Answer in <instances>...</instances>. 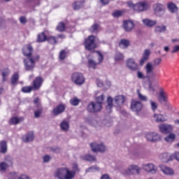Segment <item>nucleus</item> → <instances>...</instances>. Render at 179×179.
Here are the masks:
<instances>
[{
    "label": "nucleus",
    "mask_w": 179,
    "mask_h": 179,
    "mask_svg": "<svg viewBox=\"0 0 179 179\" xmlns=\"http://www.w3.org/2000/svg\"><path fill=\"white\" fill-rule=\"evenodd\" d=\"M85 45L86 50L91 51V50H94L96 48V43H94V36L91 35L87 39L85 40Z\"/></svg>",
    "instance_id": "1a4fd4ad"
},
{
    "label": "nucleus",
    "mask_w": 179,
    "mask_h": 179,
    "mask_svg": "<svg viewBox=\"0 0 179 179\" xmlns=\"http://www.w3.org/2000/svg\"><path fill=\"white\" fill-rule=\"evenodd\" d=\"M43 113V107L39 106L38 107V110L34 111V117L35 118L40 117V115Z\"/></svg>",
    "instance_id": "c03bdc74"
},
{
    "label": "nucleus",
    "mask_w": 179,
    "mask_h": 179,
    "mask_svg": "<svg viewBox=\"0 0 179 179\" xmlns=\"http://www.w3.org/2000/svg\"><path fill=\"white\" fill-rule=\"evenodd\" d=\"M100 170V168L97 166H92L87 169H86V173H93L94 171H99Z\"/></svg>",
    "instance_id": "a18cd8bd"
},
{
    "label": "nucleus",
    "mask_w": 179,
    "mask_h": 179,
    "mask_svg": "<svg viewBox=\"0 0 179 179\" xmlns=\"http://www.w3.org/2000/svg\"><path fill=\"white\" fill-rule=\"evenodd\" d=\"M27 2L31 3L32 6H40V0H27Z\"/></svg>",
    "instance_id": "8fccbe9b"
},
{
    "label": "nucleus",
    "mask_w": 179,
    "mask_h": 179,
    "mask_svg": "<svg viewBox=\"0 0 179 179\" xmlns=\"http://www.w3.org/2000/svg\"><path fill=\"white\" fill-rule=\"evenodd\" d=\"M143 169L147 173H150V174H156L157 173V166L152 163L143 164Z\"/></svg>",
    "instance_id": "9b49d317"
},
{
    "label": "nucleus",
    "mask_w": 179,
    "mask_h": 179,
    "mask_svg": "<svg viewBox=\"0 0 179 179\" xmlns=\"http://www.w3.org/2000/svg\"><path fill=\"white\" fill-rule=\"evenodd\" d=\"M119 45L121 48H128V47H129V41L127 39H122Z\"/></svg>",
    "instance_id": "72a5a7b5"
},
{
    "label": "nucleus",
    "mask_w": 179,
    "mask_h": 179,
    "mask_svg": "<svg viewBox=\"0 0 179 179\" xmlns=\"http://www.w3.org/2000/svg\"><path fill=\"white\" fill-rule=\"evenodd\" d=\"M159 159L162 160V162H163V163H169V162L174 159V157H173V155H169V153L165 152L159 155Z\"/></svg>",
    "instance_id": "6ab92c4d"
},
{
    "label": "nucleus",
    "mask_w": 179,
    "mask_h": 179,
    "mask_svg": "<svg viewBox=\"0 0 179 179\" xmlns=\"http://www.w3.org/2000/svg\"><path fill=\"white\" fill-rule=\"evenodd\" d=\"M113 101L115 107H121L125 101V96L124 95H117L113 99L111 96H108L107 99L108 105L106 106L107 113H111V108H113Z\"/></svg>",
    "instance_id": "f257e3e1"
},
{
    "label": "nucleus",
    "mask_w": 179,
    "mask_h": 179,
    "mask_svg": "<svg viewBox=\"0 0 179 179\" xmlns=\"http://www.w3.org/2000/svg\"><path fill=\"white\" fill-rule=\"evenodd\" d=\"M8 179H16L17 178V173L15 172H10L8 174Z\"/></svg>",
    "instance_id": "4d7b16f0"
},
{
    "label": "nucleus",
    "mask_w": 179,
    "mask_h": 179,
    "mask_svg": "<svg viewBox=\"0 0 179 179\" xmlns=\"http://www.w3.org/2000/svg\"><path fill=\"white\" fill-rule=\"evenodd\" d=\"M150 106H151V110H152V111H156L157 110V103L150 100Z\"/></svg>",
    "instance_id": "5fc2aeb1"
},
{
    "label": "nucleus",
    "mask_w": 179,
    "mask_h": 179,
    "mask_svg": "<svg viewBox=\"0 0 179 179\" xmlns=\"http://www.w3.org/2000/svg\"><path fill=\"white\" fill-rule=\"evenodd\" d=\"M17 80H19V74L17 73H15L11 77V85L15 86L17 84Z\"/></svg>",
    "instance_id": "f704fd0d"
},
{
    "label": "nucleus",
    "mask_w": 179,
    "mask_h": 179,
    "mask_svg": "<svg viewBox=\"0 0 179 179\" xmlns=\"http://www.w3.org/2000/svg\"><path fill=\"white\" fill-rule=\"evenodd\" d=\"M59 58L62 60L65 59L66 58V52L65 50H62L59 53Z\"/></svg>",
    "instance_id": "680f3d73"
},
{
    "label": "nucleus",
    "mask_w": 179,
    "mask_h": 179,
    "mask_svg": "<svg viewBox=\"0 0 179 179\" xmlns=\"http://www.w3.org/2000/svg\"><path fill=\"white\" fill-rule=\"evenodd\" d=\"M79 103H80V100L76 97H74L70 100V103L71 106H78Z\"/></svg>",
    "instance_id": "de8ad7c7"
},
{
    "label": "nucleus",
    "mask_w": 179,
    "mask_h": 179,
    "mask_svg": "<svg viewBox=\"0 0 179 179\" xmlns=\"http://www.w3.org/2000/svg\"><path fill=\"white\" fill-rule=\"evenodd\" d=\"M5 162L6 163V164H8V166H12V157H10V156H7L5 158Z\"/></svg>",
    "instance_id": "13d9d810"
},
{
    "label": "nucleus",
    "mask_w": 179,
    "mask_h": 179,
    "mask_svg": "<svg viewBox=\"0 0 179 179\" xmlns=\"http://www.w3.org/2000/svg\"><path fill=\"white\" fill-rule=\"evenodd\" d=\"M149 55H150V50L145 49L143 53V57L140 60V65L141 66L149 59Z\"/></svg>",
    "instance_id": "412c9836"
},
{
    "label": "nucleus",
    "mask_w": 179,
    "mask_h": 179,
    "mask_svg": "<svg viewBox=\"0 0 179 179\" xmlns=\"http://www.w3.org/2000/svg\"><path fill=\"white\" fill-rule=\"evenodd\" d=\"M154 117L155 118L157 122H164V121H166V119H164L163 115L161 114H155Z\"/></svg>",
    "instance_id": "58836bf2"
},
{
    "label": "nucleus",
    "mask_w": 179,
    "mask_h": 179,
    "mask_svg": "<svg viewBox=\"0 0 179 179\" xmlns=\"http://www.w3.org/2000/svg\"><path fill=\"white\" fill-rule=\"evenodd\" d=\"M10 73V70L6 69L2 71L3 82H6V76Z\"/></svg>",
    "instance_id": "79ce46f5"
},
{
    "label": "nucleus",
    "mask_w": 179,
    "mask_h": 179,
    "mask_svg": "<svg viewBox=\"0 0 179 179\" xmlns=\"http://www.w3.org/2000/svg\"><path fill=\"white\" fill-rule=\"evenodd\" d=\"M176 139V134H170L166 137L164 138V141L166 142H173Z\"/></svg>",
    "instance_id": "37998d69"
},
{
    "label": "nucleus",
    "mask_w": 179,
    "mask_h": 179,
    "mask_svg": "<svg viewBox=\"0 0 179 179\" xmlns=\"http://www.w3.org/2000/svg\"><path fill=\"white\" fill-rule=\"evenodd\" d=\"M149 9V4L145 1L138 3L134 6V10L136 12H143Z\"/></svg>",
    "instance_id": "9d476101"
},
{
    "label": "nucleus",
    "mask_w": 179,
    "mask_h": 179,
    "mask_svg": "<svg viewBox=\"0 0 179 179\" xmlns=\"http://www.w3.org/2000/svg\"><path fill=\"white\" fill-rule=\"evenodd\" d=\"M80 158L85 162H96V157L91 155H82Z\"/></svg>",
    "instance_id": "bb28decb"
},
{
    "label": "nucleus",
    "mask_w": 179,
    "mask_h": 179,
    "mask_svg": "<svg viewBox=\"0 0 179 179\" xmlns=\"http://www.w3.org/2000/svg\"><path fill=\"white\" fill-rule=\"evenodd\" d=\"M75 176H76V171H70L69 169H66L64 179H73L75 178Z\"/></svg>",
    "instance_id": "b1692460"
},
{
    "label": "nucleus",
    "mask_w": 179,
    "mask_h": 179,
    "mask_svg": "<svg viewBox=\"0 0 179 179\" xmlns=\"http://www.w3.org/2000/svg\"><path fill=\"white\" fill-rule=\"evenodd\" d=\"M159 100L160 103L167 102V94L164 93L163 91H161L159 92Z\"/></svg>",
    "instance_id": "473e14b6"
},
{
    "label": "nucleus",
    "mask_w": 179,
    "mask_h": 179,
    "mask_svg": "<svg viewBox=\"0 0 179 179\" xmlns=\"http://www.w3.org/2000/svg\"><path fill=\"white\" fill-rule=\"evenodd\" d=\"M99 65L98 62H94L92 59L88 60V66L89 68H92V69H96V66Z\"/></svg>",
    "instance_id": "e433bc0d"
},
{
    "label": "nucleus",
    "mask_w": 179,
    "mask_h": 179,
    "mask_svg": "<svg viewBox=\"0 0 179 179\" xmlns=\"http://www.w3.org/2000/svg\"><path fill=\"white\" fill-rule=\"evenodd\" d=\"M126 66L133 72H136L139 71V64L135 61V59L130 58L128 59L126 62Z\"/></svg>",
    "instance_id": "423d86ee"
},
{
    "label": "nucleus",
    "mask_w": 179,
    "mask_h": 179,
    "mask_svg": "<svg viewBox=\"0 0 179 179\" xmlns=\"http://www.w3.org/2000/svg\"><path fill=\"white\" fill-rule=\"evenodd\" d=\"M47 36H45V34L44 32H42L38 35V43H44V41H47Z\"/></svg>",
    "instance_id": "c9c22d12"
},
{
    "label": "nucleus",
    "mask_w": 179,
    "mask_h": 179,
    "mask_svg": "<svg viewBox=\"0 0 179 179\" xmlns=\"http://www.w3.org/2000/svg\"><path fill=\"white\" fill-rule=\"evenodd\" d=\"M138 99L141 100L142 101H146L148 100V97L146 96L143 95L140 92L138 93Z\"/></svg>",
    "instance_id": "e2e57ef3"
},
{
    "label": "nucleus",
    "mask_w": 179,
    "mask_h": 179,
    "mask_svg": "<svg viewBox=\"0 0 179 179\" xmlns=\"http://www.w3.org/2000/svg\"><path fill=\"white\" fill-rule=\"evenodd\" d=\"M46 40L50 44H57V43H58V41H57V40H58V38H57L55 36H48Z\"/></svg>",
    "instance_id": "a19ab883"
},
{
    "label": "nucleus",
    "mask_w": 179,
    "mask_h": 179,
    "mask_svg": "<svg viewBox=\"0 0 179 179\" xmlns=\"http://www.w3.org/2000/svg\"><path fill=\"white\" fill-rule=\"evenodd\" d=\"M51 160V157L49 155H45L43 157V163H48Z\"/></svg>",
    "instance_id": "69168bd1"
},
{
    "label": "nucleus",
    "mask_w": 179,
    "mask_h": 179,
    "mask_svg": "<svg viewBox=\"0 0 179 179\" xmlns=\"http://www.w3.org/2000/svg\"><path fill=\"white\" fill-rule=\"evenodd\" d=\"M159 169L165 176H174V170L166 165H159Z\"/></svg>",
    "instance_id": "dca6fc26"
},
{
    "label": "nucleus",
    "mask_w": 179,
    "mask_h": 179,
    "mask_svg": "<svg viewBox=\"0 0 179 179\" xmlns=\"http://www.w3.org/2000/svg\"><path fill=\"white\" fill-rule=\"evenodd\" d=\"M43 78L37 77L35 80L33 82L32 87H23L22 88V92L23 93H30L31 90H38L40 87H41V85H43Z\"/></svg>",
    "instance_id": "7ed1b4c3"
},
{
    "label": "nucleus",
    "mask_w": 179,
    "mask_h": 179,
    "mask_svg": "<svg viewBox=\"0 0 179 179\" xmlns=\"http://www.w3.org/2000/svg\"><path fill=\"white\" fill-rule=\"evenodd\" d=\"M19 20H20V23H21V24H26V23H27V19H26V17H24V16L20 17Z\"/></svg>",
    "instance_id": "0e129e2a"
},
{
    "label": "nucleus",
    "mask_w": 179,
    "mask_h": 179,
    "mask_svg": "<svg viewBox=\"0 0 179 179\" xmlns=\"http://www.w3.org/2000/svg\"><path fill=\"white\" fill-rule=\"evenodd\" d=\"M96 54L98 55V64H101L103 62V59H104V57L103 56V54L100 52L99 51H96Z\"/></svg>",
    "instance_id": "603ef678"
},
{
    "label": "nucleus",
    "mask_w": 179,
    "mask_h": 179,
    "mask_svg": "<svg viewBox=\"0 0 179 179\" xmlns=\"http://www.w3.org/2000/svg\"><path fill=\"white\" fill-rule=\"evenodd\" d=\"M153 64L152 63L148 62L145 65V72L148 78H150V74L153 73Z\"/></svg>",
    "instance_id": "a878e982"
},
{
    "label": "nucleus",
    "mask_w": 179,
    "mask_h": 179,
    "mask_svg": "<svg viewBox=\"0 0 179 179\" xmlns=\"http://www.w3.org/2000/svg\"><path fill=\"white\" fill-rule=\"evenodd\" d=\"M57 30L58 31H65V24L63 22H60L57 27Z\"/></svg>",
    "instance_id": "864d4df0"
},
{
    "label": "nucleus",
    "mask_w": 179,
    "mask_h": 179,
    "mask_svg": "<svg viewBox=\"0 0 179 179\" xmlns=\"http://www.w3.org/2000/svg\"><path fill=\"white\" fill-rule=\"evenodd\" d=\"M71 80L78 86H82L85 83V76L82 73H74L71 75Z\"/></svg>",
    "instance_id": "20e7f679"
},
{
    "label": "nucleus",
    "mask_w": 179,
    "mask_h": 179,
    "mask_svg": "<svg viewBox=\"0 0 179 179\" xmlns=\"http://www.w3.org/2000/svg\"><path fill=\"white\" fill-rule=\"evenodd\" d=\"M66 173V168L59 169L55 171V177H57L59 179H64Z\"/></svg>",
    "instance_id": "aec40b11"
},
{
    "label": "nucleus",
    "mask_w": 179,
    "mask_h": 179,
    "mask_svg": "<svg viewBox=\"0 0 179 179\" xmlns=\"http://www.w3.org/2000/svg\"><path fill=\"white\" fill-rule=\"evenodd\" d=\"M124 10H115L113 13V17H120V16H122L124 15Z\"/></svg>",
    "instance_id": "09e8293b"
},
{
    "label": "nucleus",
    "mask_w": 179,
    "mask_h": 179,
    "mask_svg": "<svg viewBox=\"0 0 179 179\" xmlns=\"http://www.w3.org/2000/svg\"><path fill=\"white\" fill-rule=\"evenodd\" d=\"M104 101V95H101V96H98L96 99V103H100V105L103 104V101Z\"/></svg>",
    "instance_id": "052dcab7"
},
{
    "label": "nucleus",
    "mask_w": 179,
    "mask_h": 179,
    "mask_svg": "<svg viewBox=\"0 0 179 179\" xmlns=\"http://www.w3.org/2000/svg\"><path fill=\"white\" fill-rule=\"evenodd\" d=\"M22 54L27 58L33 57V46L31 45H25L22 48Z\"/></svg>",
    "instance_id": "ddd939ff"
},
{
    "label": "nucleus",
    "mask_w": 179,
    "mask_h": 179,
    "mask_svg": "<svg viewBox=\"0 0 179 179\" xmlns=\"http://www.w3.org/2000/svg\"><path fill=\"white\" fill-rule=\"evenodd\" d=\"M143 107V105H142V103L139 101H131V109L132 111H134V113H139L141 110H142Z\"/></svg>",
    "instance_id": "4468645a"
},
{
    "label": "nucleus",
    "mask_w": 179,
    "mask_h": 179,
    "mask_svg": "<svg viewBox=\"0 0 179 179\" xmlns=\"http://www.w3.org/2000/svg\"><path fill=\"white\" fill-rule=\"evenodd\" d=\"M40 61V55H34L32 57L24 59V65L25 71H33L36 68V62Z\"/></svg>",
    "instance_id": "f03ea898"
},
{
    "label": "nucleus",
    "mask_w": 179,
    "mask_h": 179,
    "mask_svg": "<svg viewBox=\"0 0 179 179\" xmlns=\"http://www.w3.org/2000/svg\"><path fill=\"white\" fill-rule=\"evenodd\" d=\"M8 150V145L6 144V141H3L0 143V152L1 153H6Z\"/></svg>",
    "instance_id": "7c9ffc66"
},
{
    "label": "nucleus",
    "mask_w": 179,
    "mask_h": 179,
    "mask_svg": "<svg viewBox=\"0 0 179 179\" xmlns=\"http://www.w3.org/2000/svg\"><path fill=\"white\" fill-rule=\"evenodd\" d=\"M123 27L125 31H131L134 27H135V24L131 20H126L123 22Z\"/></svg>",
    "instance_id": "a211bd4d"
},
{
    "label": "nucleus",
    "mask_w": 179,
    "mask_h": 179,
    "mask_svg": "<svg viewBox=\"0 0 179 179\" xmlns=\"http://www.w3.org/2000/svg\"><path fill=\"white\" fill-rule=\"evenodd\" d=\"M66 106L64 103L59 104L52 110V113L55 117L62 114L65 111Z\"/></svg>",
    "instance_id": "2eb2a0df"
},
{
    "label": "nucleus",
    "mask_w": 179,
    "mask_h": 179,
    "mask_svg": "<svg viewBox=\"0 0 179 179\" xmlns=\"http://www.w3.org/2000/svg\"><path fill=\"white\" fill-rule=\"evenodd\" d=\"M102 106L99 102H91L87 107L88 113H99L101 111Z\"/></svg>",
    "instance_id": "39448f33"
},
{
    "label": "nucleus",
    "mask_w": 179,
    "mask_h": 179,
    "mask_svg": "<svg viewBox=\"0 0 179 179\" xmlns=\"http://www.w3.org/2000/svg\"><path fill=\"white\" fill-rule=\"evenodd\" d=\"M143 23L147 27H153V26H156L157 24V21L150 20V19H144L143 20Z\"/></svg>",
    "instance_id": "393cba45"
},
{
    "label": "nucleus",
    "mask_w": 179,
    "mask_h": 179,
    "mask_svg": "<svg viewBox=\"0 0 179 179\" xmlns=\"http://www.w3.org/2000/svg\"><path fill=\"white\" fill-rule=\"evenodd\" d=\"M179 51V45H175L171 51L173 54H175V52H178Z\"/></svg>",
    "instance_id": "774afa93"
},
{
    "label": "nucleus",
    "mask_w": 179,
    "mask_h": 179,
    "mask_svg": "<svg viewBox=\"0 0 179 179\" xmlns=\"http://www.w3.org/2000/svg\"><path fill=\"white\" fill-rule=\"evenodd\" d=\"M137 78L138 79H145V76H143V73L141 72V71H138L137 72Z\"/></svg>",
    "instance_id": "338daca9"
},
{
    "label": "nucleus",
    "mask_w": 179,
    "mask_h": 179,
    "mask_svg": "<svg viewBox=\"0 0 179 179\" xmlns=\"http://www.w3.org/2000/svg\"><path fill=\"white\" fill-rule=\"evenodd\" d=\"M60 128L62 131H68V129H69V122L66 120L62 121L60 124Z\"/></svg>",
    "instance_id": "2f4dec72"
},
{
    "label": "nucleus",
    "mask_w": 179,
    "mask_h": 179,
    "mask_svg": "<svg viewBox=\"0 0 179 179\" xmlns=\"http://www.w3.org/2000/svg\"><path fill=\"white\" fill-rule=\"evenodd\" d=\"M9 166L6 162H1L0 163V171H6V169H8Z\"/></svg>",
    "instance_id": "3c124183"
},
{
    "label": "nucleus",
    "mask_w": 179,
    "mask_h": 179,
    "mask_svg": "<svg viewBox=\"0 0 179 179\" xmlns=\"http://www.w3.org/2000/svg\"><path fill=\"white\" fill-rule=\"evenodd\" d=\"M83 3H85V1H76L73 4V9L74 10H79L80 8L83 6Z\"/></svg>",
    "instance_id": "4c0bfd02"
},
{
    "label": "nucleus",
    "mask_w": 179,
    "mask_h": 179,
    "mask_svg": "<svg viewBox=\"0 0 179 179\" xmlns=\"http://www.w3.org/2000/svg\"><path fill=\"white\" fill-rule=\"evenodd\" d=\"M155 31L156 33H164V31H166V26H157L155 28Z\"/></svg>",
    "instance_id": "ea45409f"
},
{
    "label": "nucleus",
    "mask_w": 179,
    "mask_h": 179,
    "mask_svg": "<svg viewBox=\"0 0 179 179\" xmlns=\"http://www.w3.org/2000/svg\"><path fill=\"white\" fill-rule=\"evenodd\" d=\"M154 12L156 16L162 17L166 13V7L162 3H156L154 6Z\"/></svg>",
    "instance_id": "6e6552de"
},
{
    "label": "nucleus",
    "mask_w": 179,
    "mask_h": 179,
    "mask_svg": "<svg viewBox=\"0 0 179 179\" xmlns=\"http://www.w3.org/2000/svg\"><path fill=\"white\" fill-rule=\"evenodd\" d=\"M124 59V55L120 52H117L115 55V61H122Z\"/></svg>",
    "instance_id": "49530a36"
},
{
    "label": "nucleus",
    "mask_w": 179,
    "mask_h": 179,
    "mask_svg": "<svg viewBox=\"0 0 179 179\" xmlns=\"http://www.w3.org/2000/svg\"><path fill=\"white\" fill-rule=\"evenodd\" d=\"M90 148L94 153H97V152L104 153V152H106V145L103 143H92Z\"/></svg>",
    "instance_id": "0eeeda50"
},
{
    "label": "nucleus",
    "mask_w": 179,
    "mask_h": 179,
    "mask_svg": "<svg viewBox=\"0 0 179 179\" xmlns=\"http://www.w3.org/2000/svg\"><path fill=\"white\" fill-rule=\"evenodd\" d=\"M23 120V117H13L10 120L9 123L10 124V125H17V124H19V122H22Z\"/></svg>",
    "instance_id": "cd10ccee"
},
{
    "label": "nucleus",
    "mask_w": 179,
    "mask_h": 179,
    "mask_svg": "<svg viewBox=\"0 0 179 179\" xmlns=\"http://www.w3.org/2000/svg\"><path fill=\"white\" fill-rule=\"evenodd\" d=\"M145 138L150 142H156L160 141V135L157 133H148L145 135Z\"/></svg>",
    "instance_id": "f3484780"
},
{
    "label": "nucleus",
    "mask_w": 179,
    "mask_h": 179,
    "mask_svg": "<svg viewBox=\"0 0 179 179\" xmlns=\"http://www.w3.org/2000/svg\"><path fill=\"white\" fill-rule=\"evenodd\" d=\"M33 139H34V134L33 132H29L26 135L22 136L23 142L25 143H29V142H33Z\"/></svg>",
    "instance_id": "5701e85b"
},
{
    "label": "nucleus",
    "mask_w": 179,
    "mask_h": 179,
    "mask_svg": "<svg viewBox=\"0 0 179 179\" xmlns=\"http://www.w3.org/2000/svg\"><path fill=\"white\" fill-rule=\"evenodd\" d=\"M86 122L91 125H94V127H95L96 128H99V127H103V125L101 124V122H97L93 119L87 120Z\"/></svg>",
    "instance_id": "c85d7f7f"
},
{
    "label": "nucleus",
    "mask_w": 179,
    "mask_h": 179,
    "mask_svg": "<svg viewBox=\"0 0 179 179\" xmlns=\"http://www.w3.org/2000/svg\"><path fill=\"white\" fill-rule=\"evenodd\" d=\"M162 64V59L161 58H156L153 60V64L155 66H159Z\"/></svg>",
    "instance_id": "bf43d9fd"
},
{
    "label": "nucleus",
    "mask_w": 179,
    "mask_h": 179,
    "mask_svg": "<svg viewBox=\"0 0 179 179\" xmlns=\"http://www.w3.org/2000/svg\"><path fill=\"white\" fill-rule=\"evenodd\" d=\"M97 30H99V24H94L90 29V31H91V33H96Z\"/></svg>",
    "instance_id": "6e6d98bb"
},
{
    "label": "nucleus",
    "mask_w": 179,
    "mask_h": 179,
    "mask_svg": "<svg viewBox=\"0 0 179 179\" xmlns=\"http://www.w3.org/2000/svg\"><path fill=\"white\" fill-rule=\"evenodd\" d=\"M159 131H161L162 134H169L173 131V127L170 124H162L159 126Z\"/></svg>",
    "instance_id": "4be33fe9"
},
{
    "label": "nucleus",
    "mask_w": 179,
    "mask_h": 179,
    "mask_svg": "<svg viewBox=\"0 0 179 179\" xmlns=\"http://www.w3.org/2000/svg\"><path fill=\"white\" fill-rule=\"evenodd\" d=\"M141 167L137 165H130L128 169L125 171V174H134L139 175L141 174Z\"/></svg>",
    "instance_id": "f8f14e48"
},
{
    "label": "nucleus",
    "mask_w": 179,
    "mask_h": 179,
    "mask_svg": "<svg viewBox=\"0 0 179 179\" xmlns=\"http://www.w3.org/2000/svg\"><path fill=\"white\" fill-rule=\"evenodd\" d=\"M169 10L171 13H176L177 10H178V8H177V6L173 3H169L167 5Z\"/></svg>",
    "instance_id": "c756f323"
}]
</instances>
